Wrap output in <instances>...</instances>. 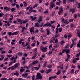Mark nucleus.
<instances>
[{
  "label": "nucleus",
  "instance_id": "cd10ccee",
  "mask_svg": "<svg viewBox=\"0 0 80 80\" xmlns=\"http://www.w3.org/2000/svg\"><path fill=\"white\" fill-rule=\"evenodd\" d=\"M72 34H68V38L69 39H70V38H71V37H72Z\"/></svg>",
  "mask_w": 80,
  "mask_h": 80
},
{
  "label": "nucleus",
  "instance_id": "0eeeda50",
  "mask_svg": "<svg viewBox=\"0 0 80 80\" xmlns=\"http://www.w3.org/2000/svg\"><path fill=\"white\" fill-rule=\"evenodd\" d=\"M66 52V53H69L70 52V50H67L66 49H64L62 51V53H63L64 52Z\"/></svg>",
  "mask_w": 80,
  "mask_h": 80
},
{
  "label": "nucleus",
  "instance_id": "5fc2aeb1",
  "mask_svg": "<svg viewBox=\"0 0 80 80\" xmlns=\"http://www.w3.org/2000/svg\"><path fill=\"white\" fill-rule=\"evenodd\" d=\"M35 75H33L32 77V80H35Z\"/></svg>",
  "mask_w": 80,
  "mask_h": 80
},
{
  "label": "nucleus",
  "instance_id": "f704fd0d",
  "mask_svg": "<svg viewBox=\"0 0 80 80\" xmlns=\"http://www.w3.org/2000/svg\"><path fill=\"white\" fill-rule=\"evenodd\" d=\"M35 39V37L33 36H32L31 37V40L32 41H33V40H34Z\"/></svg>",
  "mask_w": 80,
  "mask_h": 80
},
{
  "label": "nucleus",
  "instance_id": "473e14b6",
  "mask_svg": "<svg viewBox=\"0 0 80 80\" xmlns=\"http://www.w3.org/2000/svg\"><path fill=\"white\" fill-rule=\"evenodd\" d=\"M40 31H41V32L42 33L44 32V30H43V28H42L40 29Z\"/></svg>",
  "mask_w": 80,
  "mask_h": 80
},
{
  "label": "nucleus",
  "instance_id": "09e8293b",
  "mask_svg": "<svg viewBox=\"0 0 80 80\" xmlns=\"http://www.w3.org/2000/svg\"><path fill=\"white\" fill-rule=\"evenodd\" d=\"M17 22H22V19H18L17 20Z\"/></svg>",
  "mask_w": 80,
  "mask_h": 80
},
{
  "label": "nucleus",
  "instance_id": "9b49d317",
  "mask_svg": "<svg viewBox=\"0 0 80 80\" xmlns=\"http://www.w3.org/2000/svg\"><path fill=\"white\" fill-rule=\"evenodd\" d=\"M56 76H51L49 77V80H51L52 79H54V78H56Z\"/></svg>",
  "mask_w": 80,
  "mask_h": 80
},
{
  "label": "nucleus",
  "instance_id": "0e129e2a",
  "mask_svg": "<svg viewBox=\"0 0 80 80\" xmlns=\"http://www.w3.org/2000/svg\"><path fill=\"white\" fill-rule=\"evenodd\" d=\"M64 43V41H62L60 43L61 45H63V43Z\"/></svg>",
  "mask_w": 80,
  "mask_h": 80
},
{
  "label": "nucleus",
  "instance_id": "49530a36",
  "mask_svg": "<svg viewBox=\"0 0 80 80\" xmlns=\"http://www.w3.org/2000/svg\"><path fill=\"white\" fill-rule=\"evenodd\" d=\"M66 3H67V0H63V4H66Z\"/></svg>",
  "mask_w": 80,
  "mask_h": 80
},
{
  "label": "nucleus",
  "instance_id": "ea45409f",
  "mask_svg": "<svg viewBox=\"0 0 80 80\" xmlns=\"http://www.w3.org/2000/svg\"><path fill=\"white\" fill-rule=\"evenodd\" d=\"M70 26L71 28L73 27H75V25L73 24V23H71Z\"/></svg>",
  "mask_w": 80,
  "mask_h": 80
},
{
  "label": "nucleus",
  "instance_id": "423d86ee",
  "mask_svg": "<svg viewBox=\"0 0 80 80\" xmlns=\"http://www.w3.org/2000/svg\"><path fill=\"white\" fill-rule=\"evenodd\" d=\"M30 32L31 34H33L34 33V27L32 26L30 29Z\"/></svg>",
  "mask_w": 80,
  "mask_h": 80
},
{
  "label": "nucleus",
  "instance_id": "39448f33",
  "mask_svg": "<svg viewBox=\"0 0 80 80\" xmlns=\"http://www.w3.org/2000/svg\"><path fill=\"white\" fill-rule=\"evenodd\" d=\"M33 8H32V7H31L30 8V9L29 11V13H31L32 12H36V10H33Z\"/></svg>",
  "mask_w": 80,
  "mask_h": 80
},
{
  "label": "nucleus",
  "instance_id": "2eb2a0df",
  "mask_svg": "<svg viewBox=\"0 0 80 80\" xmlns=\"http://www.w3.org/2000/svg\"><path fill=\"white\" fill-rule=\"evenodd\" d=\"M20 62H18V63H16L14 65V67L15 68H17V66L18 65H20Z\"/></svg>",
  "mask_w": 80,
  "mask_h": 80
},
{
  "label": "nucleus",
  "instance_id": "4468645a",
  "mask_svg": "<svg viewBox=\"0 0 80 80\" xmlns=\"http://www.w3.org/2000/svg\"><path fill=\"white\" fill-rule=\"evenodd\" d=\"M34 27H40V24L38 22H36L35 23Z\"/></svg>",
  "mask_w": 80,
  "mask_h": 80
},
{
  "label": "nucleus",
  "instance_id": "c03bdc74",
  "mask_svg": "<svg viewBox=\"0 0 80 80\" xmlns=\"http://www.w3.org/2000/svg\"><path fill=\"white\" fill-rule=\"evenodd\" d=\"M74 72H75V70L74 69H72L71 70L70 73H74Z\"/></svg>",
  "mask_w": 80,
  "mask_h": 80
},
{
  "label": "nucleus",
  "instance_id": "bb28decb",
  "mask_svg": "<svg viewBox=\"0 0 80 80\" xmlns=\"http://www.w3.org/2000/svg\"><path fill=\"white\" fill-rule=\"evenodd\" d=\"M23 3H24V5L25 6V7H27L28 4L25 2H23Z\"/></svg>",
  "mask_w": 80,
  "mask_h": 80
},
{
  "label": "nucleus",
  "instance_id": "e433bc0d",
  "mask_svg": "<svg viewBox=\"0 0 80 80\" xmlns=\"http://www.w3.org/2000/svg\"><path fill=\"white\" fill-rule=\"evenodd\" d=\"M4 15V14L3 12H1L0 13V17H2V16Z\"/></svg>",
  "mask_w": 80,
  "mask_h": 80
},
{
  "label": "nucleus",
  "instance_id": "bf43d9fd",
  "mask_svg": "<svg viewBox=\"0 0 80 80\" xmlns=\"http://www.w3.org/2000/svg\"><path fill=\"white\" fill-rule=\"evenodd\" d=\"M2 73H7V71H3L2 72Z\"/></svg>",
  "mask_w": 80,
  "mask_h": 80
},
{
  "label": "nucleus",
  "instance_id": "a18cd8bd",
  "mask_svg": "<svg viewBox=\"0 0 80 80\" xmlns=\"http://www.w3.org/2000/svg\"><path fill=\"white\" fill-rule=\"evenodd\" d=\"M30 65H29V66L24 67V68H27V69H29V68H30Z\"/></svg>",
  "mask_w": 80,
  "mask_h": 80
},
{
  "label": "nucleus",
  "instance_id": "a19ab883",
  "mask_svg": "<svg viewBox=\"0 0 80 80\" xmlns=\"http://www.w3.org/2000/svg\"><path fill=\"white\" fill-rule=\"evenodd\" d=\"M25 29V27H23L22 28V30L21 31V32H24V30Z\"/></svg>",
  "mask_w": 80,
  "mask_h": 80
},
{
  "label": "nucleus",
  "instance_id": "2f4dec72",
  "mask_svg": "<svg viewBox=\"0 0 80 80\" xmlns=\"http://www.w3.org/2000/svg\"><path fill=\"white\" fill-rule=\"evenodd\" d=\"M23 13V11H20L19 12H18V14L19 15H21V14H22Z\"/></svg>",
  "mask_w": 80,
  "mask_h": 80
},
{
  "label": "nucleus",
  "instance_id": "79ce46f5",
  "mask_svg": "<svg viewBox=\"0 0 80 80\" xmlns=\"http://www.w3.org/2000/svg\"><path fill=\"white\" fill-rule=\"evenodd\" d=\"M29 49V50H30L31 49V48L30 47V45H28L26 48L27 50H28V49Z\"/></svg>",
  "mask_w": 80,
  "mask_h": 80
},
{
  "label": "nucleus",
  "instance_id": "58836bf2",
  "mask_svg": "<svg viewBox=\"0 0 80 80\" xmlns=\"http://www.w3.org/2000/svg\"><path fill=\"white\" fill-rule=\"evenodd\" d=\"M58 33V28H56V33L57 34Z\"/></svg>",
  "mask_w": 80,
  "mask_h": 80
},
{
  "label": "nucleus",
  "instance_id": "a211bd4d",
  "mask_svg": "<svg viewBox=\"0 0 80 80\" xmlns=\"http://www.w3.org/2000/svg\"><path fill=\"white\" fill-rule=\"evenodd\" d=\"M39 61H38L36 60L33 62L32 64L33 65H35V64H37V63H38Z\"/></svg>",
  "mask_w": 80,
  "mask_h": 80
},
{
  "label": "nucleus",
  "instance_id": "4d7b16f0",
  "mask_svg": "<svg viewBox=\"0 0 80 80\" xmlns=\"http://www.w3.org/2000/svg\"><path fill=\"white\" fill-rule=\"evenodd\" d=\"M80 52H78V54H76V57H79V56H80Z\"/></svg>",
  "mask_w": 80,
  "mask_h": 80
},
{
  "label": "nucleus",
  "instance_id": "f257e3e1",
  "mask_svg": "<svg viewBox=\"0 0 80 80\" xmlns=\"http://www.w3.org/2000/svg\"><path fill=\"white\" fill-rule=\"evenodd\" d=\"M40 48L41 50L42 51V52H47V46H45L44 48L43 47V46H41L40 47Z\"/></svg>",
  "mask_w": 80,
  "mask_h": 80
},
{
  "label": "nucleus",
  "instance_id": "6ab92c4d",
  "mask_svg": "<svg viewBox=\"0 0 80 80\" xmlns=\"http://www.w3.org/2000/svg\"><path fill=\"white\" fill-rule=\"evenodd\" d=\"M24 67H22L21 68V69H20V72H24L25 70L24 69Z\"/></svg>",
  "mask_w": 80,
  "mask_h": 80
},
{
  "label": "nucleus",
  "instance_id": "3c124183",
  "mask_svg": "<svg viewBox=\"0 0 80 80\" xmlns=\"http://www.w3.org/2000/svg\"><path fill=\"white\" fill-rule=\"evenodd\" d=\"M37 47H38V45H40V42H38V41H37Z\"/></svg>",
  "mask_w": 80,
  "mask_h": 80
},
{
  "label": "nucleus",
  "instance_id": "a878e982",
  "mask_svg": "<svg viewBox=\"0 0 80 80\" xmlns=\"http://www.w3.org/2000/svg\"><path fill=\"white\" fill-rule=\"evenodd\" d=\"M78 35V37L80 38V30H78V32H77Z\"/></svg>",
  "mask_w": 80,
  "mask_h": 80
},
{
  "label": "nucleus",
  "instance_id": "338daca9",
  "mask_svg": "<svg viewBox=\"0 0 80 80\" xmlns=\"http://www.w3.org/2000/svg\"><path fill=\"white\" fill-rule=\"evenodd\" d=\"M73 21V19H71L69 20V21L70 22H72Z\"/></svg>",
  "mask_w": 80,
  "mask_h": 80
},
{
  "label": "nucleus",
  "instance_id": "b1692460",
  "mask_svg": "<svg viewBox=\"0 0 80 80\" xmlns=\"http://www.w3.org/2000/svg\"><path fill=\"white\" fill-rule=\"evenodd\" d=\"M51 28H52V31H54V30H55V26L53 25H52L51 26Z\"/></svg>",
  "mask_w": 80,
  "mask_h": 80
},
{
  "label": "nucleus",
  "instance_id": "37998d69",
  "mask_svg": "<svg viewBox=\"0 0 80 80\" xmlns=\"http://www.w3.org/2000/svg\"><path fill=\"white\" fill-rule=\"evenodd\" d=\"M16 7L18 9L19 8H20V6H19V5H18V4H16Z\"/></svg>",
  "mask_w": 80,
  "mask_h": 80
},
{
  "label": "nucleus",
  "instance_id": "6e6552de",
  "mask_svg": "<svg viewBox=\"0 0 80 80\" xmlns=\"http://www.w3.org/2000/svg\"><path fill=\"white\" fill-rule=\"evenodd\" d=\"M4 10L5 11H8L10 12V8L6 6L4 7Z\"/></svg>",
  "mask_w": 80,
  "mask_h": 80
},
{
  "label": "nucleus",
  "instance_id": "1a4fd4ad",
  "mask_svg": "<svg viewBox=\"0 0 80 80\" xmlns=\"http://www.w3.org/2000/svg\"><path fill=\"white\" fill-rule=\"evenodd\" d=\"M28 75V73L27 72L25 73H23L22 74V76L24 78H26V77H27V76Z\"/></svg>",
  "mask_w": 80,
  "mask_h": 80
},
{
  "label": "nucleus",
  "instance_id": "c85d7f7f",
  "mask_svg": "<svg viewBox=\"0 0 80 80\" xmlns=\"http://www.w3.org/2000/svg\"><path fill=\"white\" fill-rule=\"evenodd\" d=\"M52 53V51H49L48 52V55H51Z\"/></svg>",
  "mask_w": 80,
  "mask_h": 80
},
{
  "label": "nucleus",
  "instance_id": "4c0bfd02",
  "mask_svg": "<svg viewBox=\"0 0 80 80\" xmlns=\"http://www.w3.org/2000/svg\"><path fill=\"white\" fill-rule=\"evenodd\" d=\"M70 46V44L69 43H68L67 44V45L65 46V48H67Z\"/></svg>",
  "mask_w": 80,
  "mask_h": 80
},
{
  "label": "nucleus",
  "instance_id": "ddd939ff",
  "mask_svg": "<svg viewBox=\"0 0 80 80\" xmlns=\"http://www.w3.org/2000/svg\"><path fill=\"white\" fill-rule=\"evenodd\" d=\"M63 23H65V24L66 25H67V24H68V23H69L68 22V21H67V20L66 19H65Z\"/></svg>",
  "mask_w": 80,
  "mask_h": 80
},
{
  "label": "nucleus",
  "instance_id": "c756f323",
  "mask_svg": "<svg viewBox=\"0 0 80 80\" xmlns=\"http://www.w3.org/2000/svg\"><path fill=\"white\" fill-rule=\"evenodd\" d=\"M74 41H75V40H72V42L73 43L72 44L73 45H76V43L74 42Z\"/></svg>",
  "mask_w": 80,
  "mask_h": 80
},
{
  "label": "nucleus",
  "instance_id": "680f3d73",
  "mask_svg": "<svg viewBox=\"0 0 80 80\" xmlns=\"http://www.w3.org/2000/svg\"><path fill=\"white\" fill-rule=\"evenodd\" d=\"M44 13H48V11L46 10L44 12Z\"/></svg>",
  "mask_w": 80,
  "mask_h": 80
},
{
  "label": "nucleus",
  "instance_id": "5701e85b",
  "mask_svg": "<svg viewBox=\"0 0 80 80\" xmlns=\"http://www.w3.org/2000/svg\"><path fill=\"white\" fill-rule=\"evenodd\" d=\"M14 75H16V76H17V77H18V76L19 75V73L18 72H16L15 73H14Z\"/></svg>",
  "mask_w": 80,
  "mask_h": 80
},
{
  "label": "nucleus",
  "instance_id": "e2e57ef3",
  "mask_svg": "<svg viewBox=\"0 0 80 80\" xmlns=\"http://www.w3.org/2000/svg\"><path fill=\"white\" fill-rule=\"evenodd\" d=\"M64 20H65L64 18H61V22H62V23H63V22H64Z\"/></svg>",
  "mask_w": 80,
  "mask_h": 80
},
{
  "label": "nucleus",
  "instance_id": "69168bd1",
  "mask_svg": "<svg viewBox=\"0 0 80 80\" xmlns=\"http://www.w3.org/2000/svg\"><path fill=\"white\" fill-rule=\"evenodd\" d=\"M27 22V20H25L22 22V23L24 24L25 23H26Z\"/></svg>",
  "mask_w": 80,
  "mask_h": 80
},
{
  "label": "nucleus",
  "instance_id": "6e6d98bb",
  "mask_svg": "<svg viewBox=\"0 0 80 80\" xmlns=\"http://www.w3.org/2000/svg\"><path fill=\"white\" fill-rule=\"evenodd\" d=\"M29 45V42H26V44L25 45V47H27V46H28Z\"/></svg>",
  "mask_w": 80,
  "mask_h": 80
},
{
  "label": "nucleus",
  "instance_id": "8fccbe9b",
  "mask_svg": "<svg viewBox=\"0 0 80 80\" xmlns=\"http://www.w3.org/2000/svg\"><path fill=\"white\" fill-rule=\"evenodd\" d=\"M13 63V61H12L11 62H10L9 64V66H11Z\"/></svg>",
  "mask_w": 80,
  "mask_h": 80
},
{
  "label": "nucleus",
  "instance_id": "603ef678",
  "mask_svg": "<svg viewBox=\"0 0 80 80\" xmlns=\"http://www.w3.org/2000/svg\"><path fill=\"white\" fill-rule=\"evenodd\" d=\"M66 54L68 55L67 58H70V54H69L68 53H66Z\"/></svg>",
  "mask_w": 80,
  "mask_h": 80
},
{
  "label": "nucleus",
  "instance_id": "de8ad7c7",
  "mask_svg": "<svg viewBox=\"0 0 80 80\" xmlns=\"http://www.w3.org/2000/svg\"><path fill=\"white\" fill-rule=\"evenodd\" d=\"M8 52L9 53H10V54H11L12 53V49L8 51Z\"/></svg>",
  "mask_w": 80,
  "mask_h": 80
},
{
  "label": "nucleus",
  "instance_id": "f3484780",
  "mask_svg": "<svg viewBox=\"0 0 80 80\" xmlns=\"http://www.w3.org/2000/svg\"><path fill=\"white\" fill-rule=\"evenodd\" d=\"M11 11L12 12H16V9L15 8H12L11 9Z\"/></svg>",
  "mask_w": 80,
  "mask_h": 80
},
{
  "label": "nucleus",
  "instance_id": "7c9ffc66",
  "mask_svg": "<svg viewBox=\"0 0 80 80\" xmlns=\"http://www.w3.org/2000/svg\"><path fill=\"white\" fill-rule=\"evenodd\" d=\"M11 70H15V66H14L11 67Z\"/></svg>",
  "mask_w": 80,
  "mask_h": 80
},
{
  "label": "nucleus",
  "instance_id": "412c9836",
  "mask_svg": "<svg viewBox=\"0 0 80 80\" xmlns=\"http://www.w3.org/2000/svg\"><path fill=\"white\" fill-rule=\"evenodd\" d=\"M18 56H21V57H22L23 54V53L22 52H18Z\"/></svg>",
  "mask_w": 80,
  "mask_h": 80
},
{
  "label": "nucleus",
  "instance_id": "72a5a7b5",
  "mask_svg": "<svg viewBox=\"0 0 80 80\" xmlns=\"http://www.w3.org/2000/svg\"><path fill=\"white\" fill-rule=\"evenodd\" d=\"M51 72V70L49 69L48 70V71H47L46 73L47 74H48V73H49L50 72Z\"/></svg>",
  "mask_w": 80,
  "mask_h": 80
},
{
  "label": "nucleus",
  "instance_id": "9d476101",
  "mask_svg": "<svg viewBox=\"0 0 80 80\" xmlns=\"http://www.w3.org/2000/svg\"><path fill=\"white\" fill-rule=\"evenodd\" d=\"M51 24L49 22H47L46 24L44 25L43 27H51Z\"/></svg>",
  "mask_w": 80,
  "mask_h": 80
},
{
  "label": "nucleus",
  "instance_id": "7ed1b4c3",
  "mask_svg": "<svg viewBox=\"0 0 80 80\" xmlns=\"http://www.w3.org/2000/svg\"><path fill=\"white\" fill-rule=\"evenodd\" d=\"M63 12V8L62 7H60L59 10L58 12L59 15H60Z\"/></svg>",
  "mask_w": 80,
  "mask_h": 80
},
{
  "label": "nucleus",
  "instance_id": "20e7f679",
  "mask_svg": "<svg viewBox=\"0 0 80 80\" xmlns=\"http://www.w3.org/2000/svg\"><path fill=\"white\" fill-rule=\"evenodd\" d=\"M50 7H49V8L50 9H52L53 7H55V5L53 4V3L52 2H51L50 4Z\"/></svg>",
  "mask_w": 80,
  "mask_h": 80
},
{
  "label": "nucleus",
  "instance_id": "864d4df0",
  "mask_svg": "<svg viewBox=\"0 0 80 80\" xmlns=\"http://www.w3.org/2000/svg\"><path fill=\"white\" fill-rule=\"evenodd\" d=\"M24 44H25V42H22V45L23 47H25V46Z\"/></svg>",
  "mask_w": 80,
  "mask_h": 80
},
{
  "label": "nucleus",
  "instance_id": "dca6fc26",
  "mask_svg": "<svg viewBox=\"0 0 80 80\" xmlns=\"http://www.w3.org/2000/svg\"><path fill=\"white\" fill-rule=\"evenodd\" d=\"M42 17L41 16L39 17V19H38V23H40V22L42 21Z\"/></svg>",
  "mask_w": 80,
  "mask_h": 80
},
{
  "label": "nucleus",
  "instance_id": "c9c22d12",
  "mask_svg": "<svg viewBox=\"0 0 80 80\" xmlns=\"http://www.w3.org/2000/svg\"><path fill=\"white\" fill-rule=\"evenodd\" d=\"M60 73H61L60 72V70H58V72L56 74L57 75H59V74H60Z\"/></svg>",
  "mask_w": 80,
  "mask_h": 80
},
{
  "label": "nucleus",
  "instance_id": "774afa93",
  "mask_svg": "<svg viewBox=\"0 0 80 80\" xmlns=\"http://www.w3.org/2000/svg\"><path fill=\"white\" fill-rule=\"evenodd\" d=\"M78 6V8H80V3H79L77 4Z\"/></svg>",
  "mask_w": 80,
  "mask_h": 80
},
{
  "label": "nucleus",
  "instance_id": "052dcab7",
  "mask_svg": "<svg viewBox=\"0 0 80 80\" xmlns=\"http://www.w3.org/2000/svg\"><path fill=\"white\" fill-rule=\"evenodd\" d=\"M7 79L6 78H2L1 79V80H7Z\"/></svg>",
  "mask_w": 80,
  "mask_h": 80
},
{
  "label": "nucleus",
  "instance_id": "13d9d810",
  "mask_svg": "<svg viewBox=\"0 0 80 80\" xmlns=\"http://www.w3.org/2000/svg\"><path fill=\"white\" fill-rule=\"evenodd\" d=\"M34 68L35 70H39V68L37 67H35Z\"/></svg>",
  "mask_w": 80,
  "mask_h": 80
},
{
  "label": "nucleus",
  "instance_id": "f8f14e48",
  "mask_svg": "<svg viewBox=\"0 0 80 80\" xmlns=\"http://www.w3.org/2000/svg\"><path fill=\"white\" fill-rule=\"evenodd\" d=\"M18 33H19V31H16V32L13 33L12 34V35H18Z\"/></svg>",
  "mask_w": 80,
  "mask_h": 80
},
{
  "label": "nucleus",
  "instance_id": "393cba45",
  "mask_svg": "<svg viewBox=\"0 0 80 80\" xmlns=\"http://www.w3.org/2000/svg\"><path fill=\"white\" fill-rule=\"evenodd\" d=\"M46 31L48 35H50V30H48V29H46Z\"/></svg>",
  "mask_w": 80,
  "mask_h": 80
},
{
  "label": "nucleus",
  "instance_id": "aec40b11",
  "mask_svg": "<svg viewBox=\"0 0 80 80\" xmlns=\"http://www.w3.org/2000/svg\"><path fill=\"white\" fill-rule=\"evenodd\" d=\"M70 12H72V13H75V9H70Z\"/></svg>",
  "mask_w": 80,
  "mask_h": 80
},
{
  "label": "nucleus",
  "instance_id": "4be33fe9",
  "mask_svg": "<svg viewBox=\"0 0 80 80\" xmlns=\"http://www.w3.org/2000/svg\"><path fill=\"white\" fill-rule=\"evenodd\" d=\"M23 41V39H21L19 40V44H21L22 43V42Z\"/></svg>",
  "mask_w": 80,
  "mask_h": 80
},
{
  "label": "nucleus",
  "instance_id": "f03ea898",
  "mask_svg": "<svg viewBox=\"0 0 80 80\" xmlns=\"http://www.w3.org/2000/svg\"><path fill=\"white\" fill-rule=\"evenodd\" d=\"M36 78L37 79H39V80H42V76L39 72H38L36 75Z\"/></svg>",
  "mask_w": 80,
  "mask_h": 80
}]
</instances>
